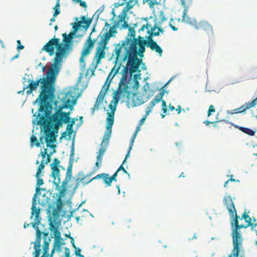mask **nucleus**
<instances>
[{
  "label": "nucleus",
  "instance_id": "obj_1",
  "mask_svg": "<svg viewBox=\"0 0 257 257\" xmlns=\"http://www.w3.org/2000/svg\"><path fill=\"white\" fill-rule=\"evenodd\" d=\"M60 69L51 67L47 73L45 74L44 83L40 85L39 95L33 102V105L43 107L56 99V82Z\"/></svg>",
  "mask_w": 257,
  "mask_h": 257
},
{
  "label": "nucleus",
  "instance_id": "obj_2",
  "mask_svg": "<svg viewBox=\"0 0 257 257\" xmlns=\"http://www.w3.org/2000/svg\"><path fill=\"white\" fill-rule=\"evenodd\" d=\"M62 35L63 36L62 42H60L61 51H56L54 58L52 60L53 63L50 66L60 69L62 68L63 59H66L69 52L73 50L74 39L83 37L84 34H76L72 28L68 34L64 33Z\"/></svg>",
  "mask_w": 257,
  "mask_h": 257
},
{
  "label": "nucleus",
  "instance_id": "obj_3",
  "mask_svg": "<svg viewBox=\"0 0 257 257\" xmlns=\"http://www.w3.org/2000/svg\"><path fill=\"white\" fill-rule=\"evenodd\" d=\"M47 103V105L43 107H39L36 113L34 114V117H36L32 120V123L34 125H40L39 122L41 121L40 116L51 115L53 110H54V112H56L61 109V108H60L61 106V103L59 104V101L57 99Z\"/></svg>",
  "mask_w": 257,
  "mask_h": 257
},
{
  "label": "nucleus",
  "instance_id": "obj_4",
  "mask_svg": "<svg viewBox=\"0 0 257 257\" xmlns=\"http://www.w3.org/2000/svg\"><path fill=\"white\" fill-rule=\"evenodd\" d=\"M111 134L112 130L105 128L102 142L100 144V148L96 152V161L94 168L95 170H97L101 167L102 158L108 147Z\"/></svg>",
  "mask_w": 257,
  "mask_h": 257
},
{
  "label": "nucleus",
  "instance_id": "obj_5",
  "mask_svg": "<svg viewBox=\"0 0 257 257\" xmlns=\"http://www.w3.org/2000/svg\"><path fill=\"white\" fill-rule=\"evenodd\" d=\"M58 132L59 130L50 126L47 128L41 126V133L43 134L40 136L39 141L43 144V140H44L45 143L47 144V147L53 148V144H57L56 138L58 137Z\"/></svg>",
  "mask_w": 257,
  "mask_h": 257
},
{
  "label": "nucleus",
  "instance_id": "obj_6",
  "mask_svg": "<svg viewBox=\"0 0 257 257\" xmlns=\"http://www.w3.org/2000/svg\"><path fill=\"white\" fill-rule=\"evenodd\" d=\"M249 224L247 223L246 224H238L237 226L233 229V232L231 233L232 238L233 249L231 251H244L242 246L243 237L241 234L240 229L246 228L249 226Z\"/></svg>",
  "mask_w": 257,
  "mask_h": 257
},
{
  "label": "nucleus",
  "instance_id": "obj_7",
  "mask_svg": "<svg viewBox=\"0 0 257 257\" xmlns=\"http://www.w3.org/2000/svg\"><path fill=\"white\" fill-rule=\"evenodd\" d=\"M224 205L228 210L229 214L231 218L230 226L232 232L233 229L235 228L239 223L238 219L239 216L237 214V211L235 207V205L232 201V199L230 195H227L224 196L223 199Z\"/></svg>",
  "mask_w": 257,
  "mask_h": 257
},
{
  "label": "nucleus",
  "instance_id": "obj_8",
  "mask_svg": "<svg viewBox=\"0 0 257 257\" xmlns=\"http://www.w3.org/2000/svg\"><path fill=\"white\" fill-rule=\"evenodd\" d=\"M79 22H73L71 23L73 30L78 34L79 31L83 32L84 35L90 27L93 20V18H88L87 16H81L79 18Z\"/></svg>",
  "mask_w": 257,
  "mask_h": 257
},
{
  "label": "nucleus",
  "instance_id": "obj_9",
  "mask_svg": "<svg viewBox=\"0 0 257 257\" xmlns=\"http://www.w3.org/2000/svg\"><path fill=\"white\" fill-rule=\"evenodd\" d=\"M61 51L60 39L56 38L55 36L50 39L41 48V51L48 53L50 56L55 55L56 51Z\"/></svg>",
  "mask_w": 257,
  "mask_h": 257
},
{
  "label": "nucleus",
  "instance_id": "obj_10",
  "mask_svg": "<svg viewBox=\"0 0 257 257\" xmlns=\"http://www.w3.org/2000/svg\"><path fill=\"white\" fill-rule=\"evenodd\" d=\"M30 76L31 77L29 78L28 79V84L25 86H24V90L28 89L26 91L27 95H29L32 94V95L34 96L33 91L37 90L39 86L42 85V83H44L45 74H43L37 77L35 81L33 79L32 74H31Z\"/></svg>",
  "mask_w": 257,
  "mask_h": 257
},
{
  "label": "nucleus",
  "instance_id": "obj_11",
  "mask_svg": "<svg viewBox=\"0 0 257 257\" xmlns=\"http://www.w3.org/2000/svg\"><path fill=\"white\" fill-rule=\"evenodd\" d=\"M52 206L51 205H49V208L46 210L48 217V224L50 226L52 225L54 227H60L62 223V219L60 217H62V214L56 211H52Z\"/></svg>",
  "mask_w": 257,
  "mask_h": 257
},
{
  "label": "nucleus",
  "instance_id": "obj_12",
  "mask_svg": "<svg viewBox=\"0 0 257 257\" xmlns=\"http://www.w3.org/2000/svg\"><path fill=\"white\" fill-rule=\"evenodd\" d=\"M156 30L153 28H150V30L147 31V34L148 35V40L150 42H152L156 50V53L159 57H162L163 50L162 47L157 43V41H155L153 38L155 36H160L161 35L159 31H155Z\"/></svg>",
  "mask_w": 257,
  "mask_h": 257
},
{
  "label": "nucleus",
  "instance_id": "obj_13",
  "mask_svg": "<svg viewBox=\"0 0 257 257\" xmlns=\"http://www.w3.org/2000/svg\"><path fill=\"white\" fill-rule=\"evenodd\" d=\"M120 74L122 75L120 81L118 83V89H121L122 88L129 87L128 84L133 79V75L131 73L125 71L124 69H122L120 72Z\"/></svg>",
  "mask_w": 257,
  "mask_h": 257
},
{
  "label": "nucleus",
  "instance_id": "obj_14",
  "mask_svg": "<svg viewBox=\"0 0 257 257\" xmlns=\"http://www.w3.org/2000/svg\"><path fill=\"white\" fill-rule=\"evenodd\" d=\"M128 58L132 59L133 61L140 65L143 59L135 53L134 50H130L127 47H124V52L122 54V60L126 61Z\"/></svg>",
  "mask_w": 257,
  "mask_h": 257
},
{
  "label": "nucleus",
  "instance_id": "obj_15",
  "mask_svg": "<svg viewBox=\"0 0 257 257\" xmlns=\"http://www.w3.org/2000/svg\"><path fill=\"white\" fill-rule=\"evenodd\" d=\"M41 121L39 122L40 124L41 123H44L46 120H49L50 122L49 126L53 127L56 130H59L60 127H62L63 124L62 121H60L57 118L54 120L52 114L51 115H46L40 116Z\"/></svg>",
  "mask_w": 257,
  "mask_h": 257
},
{
  "label": "nucleus",
  "instance_id": "obj_16",
  "mask_svg": "<svg viewBox=\"0 0 257 257\" xmlns=\"http://www.w3.org/2000/svg\"><path fill=\"white\" fill-rule=\"evenodd\" d=\"M126 61V65L122 69H124L132 74H134V71H141L140 65L133 61L132 59L128 58Z\"/></svg>",
  "mask_w": 257,
  "mask_h": 257
},
{
  "label": "nucleus",
  "instance_id": "obj_17",
  "mask_svg": "<svg viewBox=\"0 0 257 257\" xmlns=\"http://www.w3.org/2000/svg\"><path fill=\"white\" fill-rule=\"evenodd\" d=\"M199 25L200 28L202 29L206 32L209 39L214 37V33L213 27L210 24H209L208 22L202 20L199 23Z\"/></svg>",
  "mask_w": 257,
  "mask_h": 257
},
{
  "label": "nucleus",
  "instance_id": "obj_18",
  "mask_svg": "<svg viewBox=\"0 0 257 257\" xmlns=\"http://www.w3.org/2000/svg\"><path fill=\"white\" fill-rule=\"evenodd\" d=\"M130 20V17L128 13H120L117 17V20H115L121 27V30L127 29L128 27V21Z\"/></svg>",
  "mask_w": 257,
  "mask_h": 257
},
{
  "label": "nucleus",
  "instance_id": "obj_19",
  "mask_svg": "<svg viewBox=\"0 0 257 257\" xmlns=\"http://www.w3.org/2000/svg\"><path fill=\"white\" fill-rule=\"evenodd\" d=\"M148 37V36H146L145 37H142L139 36L138 37V39H135V43L138 46L146 45L147 48H150L152 51H154L156 52V50L155 49L153 43L152 42H150L147 38Z\"/></svg>",
  "mask_w": 257,
  "mask_h": 257
},
{
  "label": "nucleus",
  "instance_id": "obj_20",
  "mask_svg": "<svg viewBox=\"0 0 257 257\" xmlns=\"http://www.w3.org/2000/svg\"><path fill=\"white\" fill-rule=\"evenodd\" d=\"M71 104H61V106L60 108H61L62 112L63 114H64L68 119H70L72 117H70L71 114L72 113V111L74 110V108L77 104H74V102H71Z\"/></svg>",
  "mask_w": 257,
  "mask_h": 257
},
{
  "label": "nucleus",
  "instance_id": "obj_21",
  "mask_svg": "<svg viewBox=\"0 0 257 257\" xmlns=\"http://www.w3.org/2000/svg\"><path fill=\"white\" fill-rule=\"evenodd\" d=\"M227 123L230 124L231 125L234 126L235 128L238 129L239 131L242 132V133L249 136H254L255 135V132L257 130H252L250 128L240 126L239 125L236 124L234 123L229 121H226Z\"/></svg>",
  "mask_w": 257,
  "mask_h": 257
},
{
  "label": "nucleus",
  "instance_id": "obj_22",
  "mask_svg": "<svg viewBox=\"0 0 257 257\" xmlns=\"http://www.w3.org/2000/svg\"><path fill=\"white\" fill-rule=\"evenodd\" d=\"M78 120L77 117H73L70 119L68 120V122L67 123V127L66 131L67 132V136L68 137H65V139L66 140H70L72 137V134L74 132L73 125L75 124V122Z\"/></svg>",
  "mask_w": 257,
  "mask_h": 257
},
{
  "label": "nucleus",
  "instance_id": "obj_23",
  "mask_svg": "<svg viewBox=\"0 0 257 257\" xmlns=\"http://www.w3.org/2000/svg\"><path fill=\"white\" fill-rule=\"evenodd\" d=\"M62 201H61V202L60 201L58 203H55L54 201H52L53 204L52 203H50L49 205H51L52 206V207L51 208L52 211H56L59 213L62 214V217H65L67 210L63 208V206L64 205L62 204Z\"/></svg>",
  "mask_w": 257,
  "mask_h": 257
},
{
  "label": "nucleus",
  "instance_id": "obj_24",
  "mask_svg": "<svg viewBox=\"0 0 257 257\" xmlns=\"http://www.w3.org/2000/svg\"><path fill=\"white\" fill-rule=\"evenodd\" d=\"M116 109L110 108V112H108L107 116L106 119V126L105 128L112 129V126L114 122V113Z\"/></svg>",
  "mask_w": 257,
  "mask_h": 257
},
{
  "label": "nucleus",
  "instance_id": "obj_25",
  "mask_svg": "<svg viewBox=\"0 0 257 257\" xmlns=\"http://www.w3.org/2000/svg\"><path fill=\"white\" fill-rule=\"evenodd\" d=\"M146 47H147L145 45H141V46H138V47H137L134 44H131L128 48L130 50H134L135 53L141 58H143L146 52Z\"/></svg>",
  "mask_w": 257,
  "mask_h": 257
},
{
  "label": "nucleus",
  "instance_id": "obj_26",
  "mask_svg": "<svg viewBox=\"0 0 257 257\" xmlns=\"http://www.w3.org/2000/svg\"><path fill=\"white\" fill-rule=\"evenodd\" d=\"M44 150H45V151L44 152L41 151L40 152V154L39 155V156L41 155L43 158V159L41 161V164H40V165L38 167V168L37 169L36 174H38L39 175H44V169L45 166L46 164H48V163H46V161H45L44 160V159L46 157V155H47V150H46V149H44Z\"/></svg>",
  "mask_w": 257,
  "mask_h": 257
},
{
  "label": "nucleus",
  "instance_id": "obj_27",
  "mask_svg": "<svg viewBox=\"0 0 257 257\" xmlns=\"http://www.w3.org/2000/svg\"><path fill=\"white\" fill-rule=\"evenodd\" d=\"M42 209L40 207L36 206L35 209L33 208L32 206L31 207V214L30 217V219H33L34 216H35L34 221L37 223H39L41 224V220H42V217L40 215L41 210Z\"/></svg>",
  "mask_w": 257,
  "mask_h": 257
},
{
  "label": "nucleus",
  "instance_id": "obj_28",
  "mask_svg": "<svg viewBox=\"0 0 257 257\" xmlns=\"http://www.w3.org/2000/svg\"><path fill=\"white\" fill-rule=\"evenodd\" d=\"M41 191H46L45 188L37 187L35 188V194L32 198V206L33 208H35L37 206V200L40 199L39 197L41 195Z\"/></svg>",
  "mask_w": 257,
  "mask_h": 257
},
{
  "label": "nucleus",
  "instance_id": "obj_29",
  "mask_svg": "<svg viewBox=\"0 0 257 257\" xmlns=\"http://www.w3.org/2000/svg\"><path fill=\"white\" fill-rule=\"evenodd\" d=\"M70 95L69 92L67 91L65 94L64 96L61 98V104H71V102H74V104L77 103V100L76 98V95L72 96V98Z\"/></svg>",
  "mask_w": 257,
  "mask_h": 257
},
{
  "label": "nucleus",
  "instance_id": "obj_30",
  "mask_svg": "<svg viewBox=\"0 0 257 257\" xmlns=\"http://www.w3.org/2000/svg\"><path fill=\"white\" fill-rule=\"evenodd\" d=\"M125 61H123L122 60V58L119 59V60L116 62V60L113 61V63L115 64L113 67L112 68L110 73H111V74L113 75V76H115L117 74H120L119 70L121 67L123 68L124 66H123L122 63L125 62Z\"/></svg>",
  "mask_w": 257,
  "mask_h": 257
},
{
  "label": "nucleus",
  "instance_id": "obj_31",
  "mask_svg": "<svg viewBox=\"0 0 257 257\" xmlns=\"http://www.w3.org/2000/svg\"><path fill=\"white\" fill-rule=\"evenodd\" d=\"M52 115L54 120H55L56 118H57L60 121H62L63 123L65 124H67V123L68 122L69 119H68L67 118L64 114H63L61 110H60L58 112L52 113Z\"/></svg>",
  "mask_w": 257,
  "mask_h": 257
},
{
  "label": "nucleus",
  "instance_id": "obj_32",
  "mask_svg": "<svg viewBox=\"0 0 257 257\" xmlns=\"http://www.w3.org/2000/svg\"><path fill=\"white\" fill-rule=\"evenodd\" d=\"M118 89L116 91L113 93V99L111 101V104L112 103H114V106H113V108L116 109L117 104L118 103V101H119L121 96L122 94V91L120 90L119 91H118Z\"/></svg>",
  "mask_w": 257,
  "mask_h": 257
},
{
  "label": "nucleus",
  "instance_id": "obj_33",
  "mask_svg": "<svg viewBox=\"0 0 257 257\" xmlns=\"http://www.w3.org/2000/svg\"><path fill=\"white\" fill-rule=\"evenodd\" d=\"M58 194L60 195L59 198H53L52 201H54L55 203H58L59 202H61L63 200V199L65 198V196L69 193L68 189H60L58 190Z\"/></svg>",
  "mask_w": 257,
  "mask_h": 257
},
{
  "label": "nucleus",
  "instance_id": "obj_34",
  "mask_svg": "<svg viewBox=\"0 0 257 257\" xmlns=\"http://www.w3.org/2000/svg\"><path fill=\"white\" fill-rule=\"evenodd\" d=\"M49 230H50L51 233L52 234V238H54V239H60L61 237V232L60 231V227H54L52 225L49 228Z\"/></svg>",
  "mask_w": 257,
  "mask_h": 257
},
{
  "label": "nucleus",
  "instance_id": "obj_35",
  "mask_svg": "<svg viewBox=\"0 0 257 257\" xmlns=\"http://www.w3.org/2000/svg\"><path fill=\"white\" fill-rule=\"evenodd\" d=\"M166 89L167 88L164 87L163 86L161 88H160L159 87H157L156 90L160 91L155 96L153 99L159 103L161 100L163 99V96L166 93Z\"/></svg>",
  "mask_w": 257,
  "mask_h": 257
},
{
  "label": "nucleus",
  "instance_id": "obj_36",
  "mask_svg": "<svg viewBox=\"0 0 257 257\" xmlns=\"http://www.w3.org/2000/svg\"><path fill=\"white\" fill-rule=\"evenodd\" d=\"M98 37L101 38V40L99 41V43L102 42L105 44H107L109 43L110 39L111 38V36L110 34H108V32H105L103 34L100 33Z\"/></svg>",
  "mask_w": 257,
  "mask_h": 257
},
{
  "label": "nucleus",
  "instance_id": "obj_37",
  "mask_svg": "<svg viewBox=\"0 0 257 257\" xmlns=\"http://www.w3.org/2000/svg\"><path fill=\"white\" fill-rule=\"evenodd\" d=\"M117 28L121 30L120 25L115 21H114V25L110 27L109 30L108 32V34H110L111 36V37L114 38L115 37V34L118 33L117 31Z\"/></svg>",
  "mask_w": 257,
  "mask_h": 257
},
{
  "label": "nucleus",
  "instance_id": "obj_38",
  "mask_svg": "<svg viewBox=\"0 0 257 257\" xmlns=\"http://www.w3.org/2000/svg\"><path fill=\"white\" fill-rule=\"evenodd\" d=\"M143 95L141 96L137 95V96L135 97H136V101L135 100L134 98H132L133 104L132 106L133 107L139 106L146 102V101L143 99Z\"/></svg>",
  "mask_w": 257,
  "mask_h": 257
},
{
  "label": "nucleus",
  "instance_id": "obj_39",
  "mask_svg": "<svg viewBox=\"0 0 257 257\" xmlns=\"http://www.w3.org/2000/svg\"><path fill=\"white\" fill-rule=\"evenodd\" d=\"M108 91L109 89H107L105 87L104 88H103L102 87L100 91L99 92V93L96 101H98L100 103H102L104 100V97L105 96V95H107Z\"/></svg>",
  "mask_w": 257,
  "mask_h": 257
},
{
  "label": "nucleus",
  "instance_id": "obj_40",
  "mask_svg": "<svg viewBox=\"0 0 257 257\" xmlns=\"http://www.w3.org/2000/svg\"><path fill=\"white\" fill-rule=\"evenodd\" d=\"M80 176H78V174L73 177V180L76 182V183H75V185L74 187V188L71 190L69 192L70 194H72V195H74V194L76 192V191L77 190V189L78 188V187H79L80 186V182H81V180H79V177Z\"/></svg>",
  "mask_w": 257,
  "mask_h": 257
},
{
  "label": "nucleus",
  "instance_id": "obj_41",
  "mask_svg": "<svg viewBox=\"0 0 257 257\" xmlns=\"http://www.w3.org/2000/svg\"><path fill=\"white\" fill-rule=\"evenodd\" d=\"M114 45L115 46L114 52L116 55V62L118 61L119 59L122 58L121 56V52L122 49V46H120V44H114Z\"/></svg>",
  "mask_w": 257,
  "mask_h": 257
},
{
  "label": "nucleus",
  "instance_id": "obj_42",
  "mask_svg": "<svg viewBox=\"0 0 257 257\" xmlns=\"http://www.w3.org/2000/svg\"><path fill=\"white\" fill-rule=\"evenodd\" d=\"M52 238V234L50 233V236L48 237L47 240H46V239L43 240V244L42 245V248H43V252H49V244L51 241Z\"/></svg>",
  "mask_w": 257,
  "mask_h": 257
},
{
  "label": "nucleus",
  "instance_id": "obj_43",
  "mask_svg": "<svg viewBox=\"0 0 257 257\" xmlns=\"http://www.w3.org/2000/svg\"><path fill=\"white\" fill-rule=\"evenodd\" d=\"M159 103L156 101L155 99H153L149 103V105L145 108V114L149 115L150 113L152 112V109L155 106L156 103Z\"/></svg>",
  "mask_w": 257,
  "mask_h": 257
},
{
  "label": "nucleus",
  "instance_id": "obj_44",
  "mask_svg": "<svg viewBox=\"0 0 257 257\" xmlns=\"http://www.w3.org/2000/svg\"><path fill=\"white\" fill-rule=\"evenodd\" d=\"M130 86L127 87H125L120 89L122 91V94H124V95H127L128 96H131L133 94V98H135L137 96V95L139 94V92H134L133 90L129 89Z\"/></svg>",
  "mask_w": 257,
  "mask_h": 257
},
{
  "label": "nucleus",
  "instance_id": "obj_45",
  "mask_svg": "<svg viewBox=\"0 0 257 257\" xmlns=\"http://www.w3.org/2000/svg\"><path fill=\"white\" fill-rule=\"evenodd\" d=\"M103 176L102 177V180L104 184H105V187L110 186L111 185L112 181L111 180L109 174L103 173Z\"/></svg>",
  "mask_w": 257,
  "mask_h": 257
},
{
  "label": "nucleus",
  "instance_id": "obj_46",
  "mask_svg": "<svg viewBox=\"0 0 257 257\" xmlns=\"http://www.w3.org/2000/svg\"><path fill=\"white\" fill-rule=\"evenodd\" d=\"M114 76H113V75L111 74V73H109L104 82V85L102 86L103 88H104L105 87L107 89H109L110 83Z\"/></svg>",
  "mask_w": 257,
  "mask_h": 257
},
{
  "label": "nucleus",
  "instance_id": "obj_47",
  "mask_svg": "<svg viewBox=\"0 0 257 257\" xmlns=\"http://www.w3.org/2000/svg\"><path fill=\"white\" fill-rule=\"evenodd\" d=\"M31 147L35 146L37 148L41 147L42 143L40 141L38 142L37 137L35 135L31 136L30 138Z\"/></svg>",
  "mask_w": 257,
  "mask_h": 257
},
{
  "label": "nucleus",
  "instance_id": "obj_48",
  "mask_svg": "<svg viewBox=\"0 0 257 257\" xmlns=\"http://www.w3.org/2000/svg\"><path fill=\"white\" fill-rule=\"evenodd\" d=\"M51 170L53 169H60V161L58 158H54L53 162L50 164Z\"/></svg>",
  "mask_w": 257,
  "mask_h": 257
},
{
  "label": "nucleus",
  "instance_id": "obj_49",
  "mask_svg": "<svg viewBox=\"0 0 257 257\" xmlns=\"http://www.w3.org/2000/svg\"><path fill=\"white\" fill-rule=\"evenodd\" d=\"M52 147L53 148H50L51 149H52V151L49 153V154H47V159H46V163H48L50 162V161L52 160L51 159V157L52 156L56 153V148H57V145H55V144H53L52 145Z\"/></svg>",
  "mask_w": 257,
  "mask_h": 257
},
{
  "label": "nucleus",
  "instance_id": "obj_50",
  "mask_svg": "<svg viewBox=\"0 0 257 257\" xmlns=\"http://www.w3.org/2000/svg\"><path fill=\"white\" fill-rule=\"evenodd\" d=\"M95 58L99 57L100 59H103L105 57V51H104L103 49L96 48L95 52Z\"/></svg>",
  "mask_w": 257,
  "mask_h": 257
},
{
  "label": "nucleus",
  "instance_id": "obj_51",
  "mask_svg": "<svg viewBox=\"0 0 257 257\" xmlns=\"http://www.w3.org/2000/svg\"><path fill=\"white\" fill-rule=\"evenodd\" d=\"M228 257H245V251H231Z\"/></svg>",
  "mask_w": 257,
  "mask_h": 257
},
{
  "label": "nucleus",
  "instance_id": "obj_52",
  "mask_svg": "<svg viewBox=\"0 0 257 257\" xmlns=\"http://www.w3.org/2000/svg\"><path fill=\"white\" fill-rule=\"evenodd\" d=\"M49 176L55 180H56L57 178H61L60 169H53Z\"/></svg>",
  "mask_w": 257,
  "mask_h": 257
},
{
  "label": "nucleus",
  "instance_id": "obj_53",
  "mask_svg": "<svg viewBox=\"0 0 257 257\" xmlns=\"http://www.w3.org/2000/svg\"><path fill=\"white\" fill-rule=\"evenodd\" d=\"M73 195H72V194L69 193V197L66 200V199H63L62 200V205H67L70 208H71L72 202V199L73 198Z\"/></svg>",
  "mask_w": 257,
  "mask_h": 257
},
{
  "label": "nucleus",
  "instance_id": "obj_54",
  "mask_svg": "<svg viewBox=\"0 0 257 257\" xmlns=\"http://www.w3.org/2000/svg\"><path fill=\"white\" fill-rule=\"evenodd\" d=\"M42 175H39L38 174H36L35 177L36 178V187H40L41 186L43 185L44 184V182L43 179L41 178Z\"/></svg>",
  "mask_w": 257,
  "mask_h": 257
},
{
  "label": "nucleus",
  "instance_id": "obj_55",
  "mask_svg": "<svg viewBox=\"0 0 257 257\" xmlns=\"http://www.w3.org/2000/svg\"><path fill=\"white\" fill-rule=\"evenodd\" d=\"M105 6L104 5H103L101 7H99V8L95 12V13L93 14V17L92 18L95 19L96 20H98L99 17V15L103 12L104 10Z\"/></svg>",
  "mask_w": 257,
  "mask_h": 257
},
{
  "label": "nucleus",
  "instance_id": "obj_56",
  "mask_svg": "<svg viewBox=\"0 0 257 257\" xmlns=\"http://www.w3.org/2000/svg\"><path fill=\"white\" fill-rule=\"evenodd\" d=\"M70 180H69L65 178L62 181L61 185L60 186V189H68V188L72 187V184H68V183Z\"/></svg>",
  "mask_w": 257,
  "mask_h": 257
},
{
  "label": "nucleus",
  "instance_id": "obj_57",
  "mask_svg": "<svg viewBox=\"0 0 257 257\" xmlns=\"http://www.w3.org/2000/svg\"><path fill=\"white\" fill-rule=\"evenodd\" d=\"M101 59H100V58L99 57L95 58V56L94 57L91 63V65H93L94 69H96L98 65L101 63Z\"/></svg>",
  "mask_w": 257,
  "mask_h": 257
},
{
  "label": "nucleus",
  "instance_id": "obj_58",
  "mask_svg": "<svg viewBox=\"0 0 257 257\" xmlns=\"http://www.w3.org/2000/svg\"><path fill=\"white\" fill-rule=\"evenodd\" d=\"M88 84V82L87 81L85 84L82 85V88L81 89L80 92H78L77 94H75L77 100L82 96L83 90H84L87 87Z\"/></svg>",
  "mask_w": 257,
  "mask_h": 257
},
{
  "label": "nucleus",
  "instance_id": "obj_59",
  "mask_svg": "<svg viewBox=\"0 0 257 257\" xmlns=\"http://www.w3.org/2000/svg\"><path fill=\"white\" fill-rule=\"evenodd\" d=\"M90 40H91V36H90V35H89L88 37V38L84 44V47L85 48H87L88 49L91 48V50H92V49L94 47V45L90 42Z\"/></svg>",
  "mask_w": 257,
  "mask_h": 257
},
{
  "label": "nucleus",
  "instance_id": "obj_60",
  "mask_svg": "<svg viewBox=\"0 0 257 257\" xmlns=\"http://www.w3.org/2000/svg\"><path fill=\"white\" fill-rule=\"evenodd\" d=\"M132 83H133V86H132V88L136 91L138 92V89L140 87V83L139 81L137 80H133L132 82Z\"/></svg>",
  "mask_w": 257,
  "mask_h": 257
},
{
  "label": "nucleus",
  "instance_id": "obj_61",
  "mask_svg": "<svg viewBox=\"0 0 257 257\" xmlns=\"http://www.w3.org/2000/svg\"><path fill=\"white\" fill-rule=\"evenodd\" d=\"M53 10L54 11L53 15H54V17H57L61 13L60 5H55L53 8Z\"/></svg>",
  "mask_w": 257,
  "mask_h": 257
},
{
  "label": "nucleus",
  "instance_id": "obj_62",
  "mask_svg": "<svg viewBox=\"0 0 257 257\" xmlns=\"http://www.w3.org/2000/svg\"><path fill=\"white\" fill-rule=\"evenodd\" d=\"M246 209H245V210H244V213H243L242 214V217L241 218H239V219H244L245 220V222L246 223H248L249 220H251V218L250 217V216L247 214L248 213H249V212H248L247 213H246Z\"/></svg>",
  "mask_w": 257,
  "mask_h": 257
},
{
  "label": "nucleus",
  "instance_id": "obj_63",
  "mask_svg": "<svg viewBox=\"0 0 257 257\" xmlns=\"http://www.w3.org/2000/svg\"><path fill=\"white\" fill-rule=\"evenodd\" d=\"M91 51L92 50H91V48L88 49L83 47V48L81 52V55L86 57L90 54Z\"/></svg>",
  "mask_w": 257,
  "mask_h": 257
},
{
  "label": "nucleus",
  "instance_id": "obj_64",
  "mask_svg": "<svg viewBox=\"0 0 257 257\" xmlns=\"http://www.w3.org/2000/svg\"><path fill=\"white\" fill-rule=\"evenodd\" d=\"M250 73L252 74L251 78L252 79L257 78V65L251 68L250 71Z\"/></svg>",
  "mask_w": 257,
  "mask_h": 257
}]
</instances>
